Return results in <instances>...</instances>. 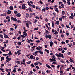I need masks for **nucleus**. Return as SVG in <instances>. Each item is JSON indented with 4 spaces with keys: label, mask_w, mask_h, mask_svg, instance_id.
Returning <instances> with one entry per match:
<instances>
[{
    "label": "nucleus",
    "mask_w": 75,
    "mask_h": 75,
    "mask_svg": "<svg viewBox=\"0 0 75 75\" xmlns=\"http://www.w3.org/2000/svg\"><path fill=\"white\" fill-rule=\"evenodd\" d=\"M55 55L58 58H60V57H62V58H64V54L61 53H59V54L56 53L55 54Z\"/></svg>",
    "instance_id": "obj_1"
},
{
    "label": "nucleus",
    "mask_w": 75,
    "mask_h": 75,
    "mask_svg": "<svg viewBox=\"0 0 75 75\" xmlns=\"http://www.w3.org/2000/svg\"><path fill=\"white\" fill-rule=\"evenodd\" d=\"M30 24H31V22H28V23H26V27L29 28V25H30Z\"/></svg>",
    "instance_id": "obj_2"
},
{
    "label": "nucleus",
    "mask_w": 75,
    "mask_h": 75,
    "mask_svg": "<svg viewBox=\"0 0 75 75\" xmlns=\"http://www.w3.org/2000/svg\"><path fill=\"white\" fill-rule=\"evenodd\" d=\"M30 57L31 59H35V57L32 55H31Z\"/></svg>",
    "instance_id": "obj_3"
},
{
    "label": "nucleus",
    "mask_w": 75,
    "mask_h": 75,
    "mask_svg": "<svg viewBox=\"0 0 75 75\" xmlns=\"http://www.w3.org/2000/svg\"><path fill=\"white\" fill-rule=\"evenodd\" d=\"M23 35H24L25 37H27V33L25 31L23 32Z\"/></svg>",
    "instance_id": "obj_4"
},
{
    "label": "nucleus",
    "mask_w": 75,
    "mask_h": 75,
    "mask_svg": "<svg viewBox=\"0 0 75 75\" xmlns=\"http://www.w3.org/2000/svg\"><path fill=\"white\" fill-rule=\"evenodd\" d=\"M11 20H13L14 21H17V20L16 18H13V17H11Z\"/></svg>",
    "instance_id": "obj_5"
},
{
    "label": "nucleus",
    "mask_w": 75,
    "mask_h": 75,
    "mask_svg": "<svg viewBox=\"0 0 75 75\" xmlns=\"http://www.w3.org/2000/svg\"><path fill=\"white\" fill-rule=\"evenodd\" d=\"M49 61H50V62H52V61H55L56 60L52 58L51 59H50Z\"/></svg>",
    "instance_id": "obj_6"
},
{
    "label": "nucleus",
    "mask_w": 75,
    "mask_h": 75,
    "mask_svg": "<svg viewBox=\"0 0 75 75\" xmlns=\"http://www.w3.org/2000/svg\"><path fill=\"white\" fill-rule=\"evenodd\" d=\"M35 56H36L38 55V53L39 52V51L35 52Z\"/></svg>",
    "instance_id": "obj_7"
},
{
    "label": "nucleus",
    "mask_w": 75,
    "mask_h": 75,
    "mask_svg": "<svg viewBox=\"0 0 75 75\" xmlns=\"http://www.w3.org/2000/svg\"><path fill=\"white\" fill-rule=\"evenodd\" d=\"M17 17H20V16H21V15L20 13H18L16 15Z\"/></svg>",
    "instance_id": "obj_8"
},
{
    "label": "nucleus",
    "mask_w": 75,
    "mask_h": 75,
    "mask_svg": "<svg viewBox=\"0 0 75 75\" xmlns=\"http://www.w3.org/2000/svg\"><path fill=\"white\" fill-rule=\"evenodd\" d=\"M7 14H11V11L9 10L7 12Z\"/></svg>",
    "instance_id": "obj_9"
},
{
    "label": "nucleus",
    "mask_w": 75,
    "mask_h": 75,
    "mask_svg": "<svg viewBox=\"0 0 75 75\" xmlns=\"http://www.w3.org/2000/svg\"><path fill=\"white\" fill-rule=\"evenodd\" d=\"M9 9L11 10H13V7L12 6H11L9 7Z\"/></svg>",
    "instance_id": "obj_10"
},
{
    "label": "nucleus",
    "mask_w": 75,
    "mask_h": 75,
    "mask_svg": "<svg viewBox=\"0 0 75 75\" xmlns=\"http://www.w3.org/2000/svg\"><path fill=\"white\" fill-rule=\"evenodd\" d=\"M46 66L47 67V68H49V69H50V68H51V66H49V65H48V64H47L46 65Z\"/></svg>",
    "instance_id": "obj_11"
},
{
    "label": "nucleus",
    "mask_w": 75,
    "mask_h": 75,
    "mask_svg": "<svg viewBox=\"0 0 75 75\" xmlns=\"http://www.w3.org/2000/svg\"><path fill=\"white\" fill-rule=\"evenodd\" d=\"M69 61H70V62H73V63H74V64L75 63L73 61V60H72V59H71V58H69Z\"/></svg>",
    "instance_id": "obj_12"
},
{
    "label": "nucleus",
    "mask_w": 75,
    "mask_h": 75,
    "mask_svg": "<svg viewBox=\"0 0 75 75\" xmlns=\"http://www.w3.org/2000/svg\"><path fill=\"white\" fill-rule=\"evenodd\" d=\"M44 51H45L47 52V54H49V53L50 52V51H49V50H48L47 49H45Z\"/></svg>",
    "instance_id": "obj_13"
},
{
    "label": "nucleus",
    "mask_w": 75,
    "mask_h": 75,
    "mask_svg": "<svg viewBox=\"0 0 75 75\" xmlns=\"http://www.w3.org/2000/svg\"><path fill=\"white\" fill-rule=\"evenodd\" d=\"M52 45H53V42L52 41H51L50 43V47H52Z\"/></svg>",
    "instance_id": "obj_14"
},
{
    "label": "nucleus",
    "mask_w": 75,
    "mask_h": 75,
    "mask_svg": "<svg viewBox=\"0 0 75 75\" xmlns=\"http://www.w3.org/2000/svg\"><path fill=\"white\" fill-rule=\"evenodd\" d=\"M22 9H23V10H25V8H27V7L22 6Z\"/></svg>",
    "instance_id": "obj_15"
},
{
    "label": "nucleus",
    "mask_w": 75,
    "mask_h": 75,
    "mask_svg": "<svg viewBox=\"0 0 75 75\" xmlns=\"http://www.w3.org/2000/svg\"><path fill=\"white\" fill-rule=\"evenodd\" d=\"M27 3H28V5L30 6V7H32V5H31V4H30V2H27Z\"/></svg>",
    "instance_id": "obj_16"
},
{
    "label": "nucleus",
    "mask_w": 75,
    "mask_h": 75,
    "mask_svg": "<svg viewBox=\"0 0 75 75\" xmlns=\"http://www.w3.org/2000/svg\"><path fill=\"white\" fill-rule=\"evenodd\" d=\"M65 13V12L64 11H62V14L63 15H64Z\"/></svg>",
    "instance_id": "obj_17"
},
{
    "label": "nucleus",
    "mask_w": 75,
    "mask_h": 75,
    "mask_svg": "<svg viewBox=\"0 0 75 75\" xmlns=\"http://www.w3.org/2000/svg\"><path fill=\"white\" fill-rule=\"evenodd\" d=\"M52 27H54L55 26L54 25V22L52 21Z\"/></svg>",
    "instance_id": "obj_18"
},
{
    "label": "nucleus",
    "mask_w": 75,
    "mask_h": 75,
    "mask_svg": "<svg viewBox=\"0 0 75 75\" xmlns=\"http://www.w3.org/2000/svg\"><path fill=\"white\" fill-rule=\"evenodd\" d=\"M39 52L40 54H43V52H42L41 50H39Z\"/></svg>",
    "instance_id": "obj_19"
},
{
    "label": "nucleus",
    "mask_w": 75,
    "mask_h": 75,
    "mask_svg": "<svg viewBox=\"0 0 75 75\" xmlns=\"http://www.w3.org/2000/svg\"><path fill=\"white\" fill-rule=\"evenodd\" d=\"M4 37L5 38H9V37H8V35H6V34H5V35H4Z\"/></svg>",
    "instance_id": "obj_20"
},
{
    "label": "nucleus",
    "mask_w": 75,
    "mask_h": 75,
    "mask_svg": "<svg viewBox=\"0 0 75 75\" xmlns=\"http://www.w3.org/2000/svg\"><path fill=\"white\" fill-rule=\"evenodd\" d=\"M60 62H62V63H64V64H65V61H64V60H60Z\"/></svg>",
    "instance_id": "obj_21"
},
{
    "label": "nucleus",
    "mask_w": 75,
    "mask_h": 75,
    "mask_svg": "<svg viewBox=\"0 0 75 75\" xmlns=\"http://www.w3.org/2000/svg\"><path fill=\"white\" fill-rule=\"evenodd\" d=\"M12 53H11V51H10L9 52V53L8 54V55L9 56H10V55H12Z\"/></svg>",
    "instance_id": "obj_22"
},
{
    "label": "nucleus",
    "mask_w": 75,
    "mask_h": 75,
    "mask_svg": "<svg viewBox=\"0 0 75 75\" xmlns=\"http://www.w3.org/2000/svg\"><path fill=\"white\" fill-rule=\"evenodd\" d=\"M26 17H27V18H28V17H29V14L28 13L26 14Z\"/></svg>",
    "instance_id": "obj_23"
},
{
    "label": "nucleus",
    "mask_w": 75,
    "mask_h": 75,
    "mask_svg": "<svg viewBox=\"0 0 75 75\" xmlns=\"http://www.w3.org/2000/svg\"><path fill=\"white\" fill-rule=\"evenodd\" d=\"M63 48H62V47H61V48H59L58 49V51H62V50H63Z\"/></svg>",
    "instance_id": "obj_24"
},
{
    "label": "nucleus",
    "mask_w": 75,
    "mask_h": 75,
    "mask_svg": "<svg viewBox=\"0 0 75 75\" xmlns=\"http://www.w3.org/2000/svg\"><path fill=\"white\" fill-rule=\"evenodd\" d=\"M55 10L56 12H57V13H59V11L58 10V8H56Z\"/></svg>",
    "instance_id": "obj_25"
},
{
    "label": "nucleus",
    "mask_w": 75,
    "mask_h": 75,
    "mask_svg": "<svg viewBox=\"0 0 75 75\" xmlns=\"http://www.w3.org/2000/svg\"><path fill=\"white\" fill-rule=\"evenodd\" d=\"M34 65H35V66H36V65H38V63L36 62L34 64Z\"/></svg>",
    "instance_id": "obj_26"
},
{
    "label": "nucleus",
    "mask_w": 75,
    "mask_h": 75,
    "mask_svg": "<svg viewBox=\"0 0 75 75\" xmlns=\"http://www.w3.org/2000/svg\"><path fill=\"white\" fill-rule=\"evenodd\" d=\"M1 61H3V60H4V58L3 57H2L1 58Z\"/></svg>",
    "instance_id": "obj_27"
},
{
    "label": "nucleus",
    "mask_w": 75,
    "mask_h": 75,
    "mask_svg": "<svg viewBox=\"0 0 75 75\" xmlns=\"http://www.w3.org/2000/svg\"><path fill=\"white\" fill-rule=\"evenodd\" d=\"M62 18L63 19H65V18L66 17L65 16H62Z\"/></svg>",
    "instance_id": "obj_28"
},
{
    "label": "nucleus",
    "mask_w": 75,
    "mask_h": 75,
    "mask_svg": "<svg viewBox=\"0 0 75 75\" xmlns=\"http://www.w3.org/2000/svg\"><path fill=\"white\" fill-rule=\"evenodd\" d=\"M13 72H16V67H14L13 69Z\"/></svg>",
    "instance_id": "obj_29"
},
{
    "label": "nucleus",
    "mask_w": 75,
    "mask_h": 75,
    "mask_svg": "<svg viewBox=\"0 0 75 75\" xmlns=\"http://www.w3.org/2000/svg\"><path fill=\"white\" fill-rule=\"evenodd\" d=\"M10 17L9 16H8L6 17V19H10Z\"/></svg>",
    "instance_id": "obj_30"
},
{
    "label": "nucleus",
    "mask_w": 75,
    "mask_h": 75,
    "mask_svg": "<svg viewBox=\"0 0 75 75\" xmlns=\"http://www.w3.org/2000/svg\"><path fill=\"white\" fill-rule=\"evenodd\" d=\"M72 54V52H69L67 53L68 55H70V54Z\"/></svg>",
    "instance_id": "obj_31"
},
{
    "label": "nucleus",
    "mask_w": 75,
    "mask_h": 75,
    "mask_svg": "<svg viewBox=\"0 0 75 75\" xmlns=\"http://www.w3.org/2000/svg\"><path fill=\"white\" fill-rule=\"evenodd\" d=\"M29 11L30 12V13H31L32 12V10L31 9V8L30 7L29 8Z\"/></svg>",
    "instance_id": "obj_32"
},
{
    "label": "nucleus",
    "mask_w": 75,
    "mask_h": 75,
    "mask_svg": "<svg viewBox=\"0 0 75 75\" xmlns=\"http://www.w3.org/2000/svg\"><path fill=\"white\" fill-rule=\"evenodd\" d=\"M51 70H47L46 72L47 73H50V72H51Z\"/></svg>",
    "instance_id": "obj_33"
},
{
    "label": "nucleus",
    "mask_w": 75,
    "mask_h": 75,
    "mask_svg": "<svg viewBox=\"0 0 75 75\" xmlns=\"http://www.w3.org/2000/svg\"><path fill=\"white\" fill-rule=\"evenodd\" d=\"M52 58H53L54 59H56V58L55 57V56L54 55H53L52 56Z\"/></svg>",
    "instance_id": "obj_34"
},
{
    "label": "nucleus",
    "mask_w": 75,
    "mask_h": 75,
    "mask_svg": "<svg viewBox=\"0 0 75 75\" xmlns=\"http://www.w3.org/2000/svg\"><path fill=\"white\" fill-rule=\"evenodd\" d=\"M48 38H49V39H51V35H48Z\"/></svg>",
    "instance_id": "obj_35"
},
{
    "label": "nucleus",
    "mask_w": 75,
    "mask_h": 75,
    "mask_svg": "<svg viewBox=\"0 0 75 75\" xmlns=\"http://www.w3.org/2000/svg\"><path fill=\"white\" fill-rule=\"evenodd\" d=\"M38 30V27L35 28L34 29V30H35L36 31Z\"/></svg>",
    "instance_id": "obj_36"
},
{
    "label": "nucleus",
    "mask_w": 75,
    "mask_h": 75,
    "mask_svg": "<svg viewBox=\"0 0 75 75\" xmlns=\"http://www.w3.org/2000/svg\"><path fill=\"white\" fill-rule=\"evenodd\" d=\"M4 66V64H1V68H2V67H3Z\"/></svg>",
    "instance_id": "obj_37"
},
{
    "label": "nucleus",
    "mask_w": 75,
    "mask_h": 75,
    "mask_svg": "<svg viewBox=\"0 0 75 75\" xmlns=\"http://www.w3.org/2000/svg\"><path fill=\"white\" fill-rule=\"evenodd\" d=\"M62 1L64 4H66V3H67L65 0H62Z\"/></svg>",
    "instance_id": "obj_38"
},
{
    "label": "nucleus",
    "mask_w": 75,
    "mask_h": 75,
    "mask_svg": "<svg viewBox=\"0 0 75 75\" xmlns=\"http://www.w3.org/2000/svg\"><path fill=\"white\" fill-rule=\"evenodd\" d=\"M56 24H59V22L58 21H56Z\"/></svg>",
    "instance_id": "obj_39"
},
{
    "label": "nucleus",
    "mask_w": 75,
    "mask_h": 75,
    "mask_svg": "<svg viewBox=\"0 0 75 75\" xmlns=\"http://www.w3.org/2000/svg\"><path fill=\"white\" fill-rule=\"evenodd\" d=\"M52 64H57V62H56L54 61L52 63Z\"/></svg>",
    "instance_id": "obj_40"
},
{
    "label": "nucleus",
    "mask_w": 75,
    "mask_h": 75,
    "mask_svg": "<svg viewBox=\"0 0 75 75\" xmlns=\"http://www.w3.org/2000/svg\"><path fill=\"white\" fill-rule=\"evenodd\" d=\"M14 13L15 14H16L18 12L16 11H14Z\"/></svg>",
    "instance_id": "obj_41"
},
{
    "label": "nucleus",
    "mask_w": 75,
    "mask_h": 75,
    "mask_svg": "<svg viewBox=\"0 0 75 75\" xmlns=\"http://www.w3.org/2000/svg\"><path fill=\"white\" fill-rule=\"evenodd\" d=\"M35 47H37L36 46H34L32 47V48L33 49V50H34V48H35Z\"/></svg>",
    "instance_id": "obj_42"
},
{
    "label": "nucleus",
    "mask_w": 75,
    "mask_h": 75,
    "mask_svg": "<svg viewBox=\"0 0 75 75\" xmlns=\"http://www.w3.org/2000/svg\"><path fill=\"white\" fill-rule=\"evenodd\" d=\"M58 33L57 32V31H55V32L54 33V34H58Z\"/></svg>",
    "instance_id": "obj_43"
},
{
    "label": "nucleus",
    "mask_w": 75,
    "mask_h": 75,
    "mask_svg": "<svg viewBox=\"0 0 75 75\" xmlns=\"http://www.w3.org/2000/svg\"><path fill=\"white\" fill-rule=\"evenodd\" d=\"M66 27L67 28H70V27H69V26L68 25H66Z\"/></svg>",
    "instance_id": "obj_44"
},
{
    "label": "nucleus",
    "mask_w": 75,
    "mask_h": 75,
    "mask_svg": "<svg viewBox=\"0 0 75 75\" xmlns=\"http://www.w3.org/2000/svg\"><path fill=\"white\" fill-rule=\"evenodd\" d=\"M16 62L17 63V64H20V62L19 61H17Z\"/></svg>",
    "instance_id": "obj_45"
},
{
    "label": "nucleus",
    "mask_w": 75,
    "mask_h": 75,
    "mask_svg": "<svg viewBox=\"0 0 75 75\" xmlns=\"http://www.w3.org/2000/svg\"><path fill=\"white\" fill-rule=\"evenodd\" d=\"M22 62L23 63H25V60L24 59H23Z\"/></svg>",
    "instance_id": "obj_46"
},
{
    "label": "nucleus",
    "mask_w": 75,
    "mask_h": 75,
    "mask_svg": "<svg viewBox=\"0 0 75 75\" xmlns=\"http://www.w3.org/2000/svg\"><path fill=\"white\" fill-rule=\"evenodd\" d=\"M32 7L33 8H35V5H33L32 6Z\"/></svg>",
    "instance_id": "obj_47"
},
{
    "label": "nucleus",
    "mask_w": 75,
    "mask_h": 75,
    "mask_svg": "<svg viewBox=\"0 0 75 75\" xmlns=\"http://www.w3.org/2000/svg\"><path fill=\"white\" fill-rule=\"evenodd\" d=\"M34 21V23H36V22H37V21H38L37 20L35 19V20Z\"/></svg>",
    "instance_id": "obj_48"
},
{
    "label": "nucleus",
    "mask_w": 75,
    "mask_h": 75,
    "mask_svg": "<svg viewBox=\"0 0 75 75\" xmlns=\"http://www.w3.org/2000/svg\"><path fill=\"white\" fill-rule=\"evenodd\" d=\"M72 43H71L69 45V47H70V48H71V47L72 46Z\"/></svg>",
    "instance_id": "obj_49"
},
{
    "label": "nucleus",
    "mask_w": 75,
    "mask_h": 75,
    "mask_svg": "<svg viewBox=\"0 0 75 75\" xmlns=\"http://www.w3.org/2000/svg\"><path fill=\"white\" fill-rule=\"evenodd\" d=\"M61 6L62 7V8H64V4H62L61 5Z\"/></svg>",
    "instance_id": "obj_50"
},
{
    "label": "nucleus",
    "mask_w": 75,
    "mask_h": 75,
    "mask_svg": "<svg viewBox=\"0 0 75 75\" xmlns=\"http://www.w3.org/2000/svg\"><path fill=\"white\" fill-rule=\"evenodd\" d=\"M18 45H21V42H18Z\"/></svg>",
    "instance_id": "obj_51"
},
{
    "label": "nucleus",
    "mask_w": 75,
    "mask_h": 75,
    "mask_svg": "<svg viewBox=\"0 0 75 75\" xmlns=\"http://www.w3.org/2000/svg\"><path fill=\"white\" fill-rule=\"evenodd\" d=\"M35 18H36V19H37V20H38L39 19V17L38 16H36L35 17Z\"/></svg>",
    "instance_id": "obj_52"
},
{
    "label": "nucleus",
    "mask_w": 75,
    "mask_h": 75,
    "mask_svg": "<svg viewBox=\"0 0 75 75\" xmlns=\"http://www.w3.org/2000/svg\"><path fill=\"white\" fill-rule=\"evenodd\" d=\"M51 66L52 68H54L55 67V66L54 65L52 64L51 65Z\"/></svg>",
    "instance_id": "obj_53"
},
{
    "label": "nucleus",
    "mask_w": 75,
    "mask_h": 75,
    "mask_svg": "<svg viewBox=\"0 0 75 75\" xmlns=\"http://www.w3.org/2000/svg\"><path fill=\"white\" fill-rule=\"evenodd\" d=\"M36 68H37V69H40V68L38 66H36Z\"/></svg>",
    "instance_id": "obj_54"
},
{
    "label": "nucleus",
    "mask_w": 75,
    "mask_h": 75,
    "mask_svg": "<svg viewBox=\"0 0 75 75\" xmlns=\"http://www.w3.org/2000/svg\"><path fill=\"white\" fill-rule=\"evenodd\" d=\"M61 43H62V44H65V42L63 41Z\"/></svg>",
    "instance_id": "obj_55"
},
{
    "label": "nucleus",
    "mask_w": 75,
    "mask_h": 75,
    "mask_svg": "<svg viewBox=\"0 0 75 75\" xmlns=\"http://www.w3.org/2000/svg\"><path fill=\"white\" fill-rule=\"evenodd\" d=\"M72 69H73V71H75V68L74 67H72Z\"/></svg>",
    "instance_id": "obj_56"
},
{
    "label": "nucleus",
    "mask_w": 75,
    "mask_h": 75,
    "mask_svg": "<svg viewBox=\"0 0 75 75\" xmlns=\"http://www.w3.org/2000/svg\"><path fill=\"white\" fill-rule=\"evenodd\" d=\"M38 63L39 64H40V65H42V63H41L40 62H38Z\"/></svg>",
    "instance_id": "obj_57"
},
{
    "label": "nucleus",
    "mask_w": 75,
    "mask_h": 75,
    "mask_svg": "<svg viewBox=\"0 0 75 75\" xmlns=\"http://www.w3.org/2000/svg\"><path fill=\"white\" fill-rule=\"evenodd\" d=\"M31 61L28 62H27V64H30L31 63Z\"/></svg>",
    "instance_id": "obj_58"
},
{
    "label": "nucleus",
    "mask_w": 75,
    "mask_h": 75,
    "mask_svg": "<svg viewBox=\"0 0 75 75\" xmlns=\"http://www.w3.org/2000/svg\"><path fill=\"white\" fill-rule=\"evenodd\" d=\"M10 30L11 31H13L14 30V28H10Z\"/></svg>",
    "instance_id": "obj_59"
},
{
    "label": "nucleus",
    "mask_w": 75,
    "mask_h": 75,
    "mask_svg": "<svg viewBox=\"0 0 75 75\" xmlns=\"http://www.w3.org/2000/svg\"><path fill=\"white\" fill-rule=\"evenodd\" d=\"M59 21H62V19L61 18H59Z\"/></svg>",
    "instance_id": "obj_60"
},
{
    "label": "nucleus",
    "mask_w": 75,
    "mask_h": 75,
    "mask_svg": "<svg viewBox=\"0 0 75 75\" xmlns=\"http://www.w3.org/2000/svg\"><path fill=\"white\" fill-rule=\"evenodd\" d=\"M10 60H11V58H9L8 59V61H10Z\"/></svg>",
    "instance_id": "obj_61"
},
{
    "label": "nucleus",
    "mask_w": 75,
    "mask_h": 75,
    "mask_svg": "<svg viewBox=\"0 0 75 75\" xmlns=\"http://www.w3.org/2000/svg\"><path fill=\"white\" fill-rule=\"evenodd\" d=\"M20 51H21V50H18L17 52V53H18V54L19 53H20Z\"/></svg>",
    "instance_id": "obj_62"
},
{
    "label": "nucleus",
    "mask_w": 75,
    "mask_h": 75,
    "mask_svg": "<svg viewBox=\"0 0 75 75\" xmlns=\"http://www.w3.org/2000/svg\"><path fill=\"white\" fill-rule=\"evenodd\" d=\"M21 38V36H20L19 37H18L17 39H18V40H20V39Z\"/></svg>",
    "instance_id": "obj_63"
},
{
    "label": "nucleus",
    "mask_w": 75,
    "mask_h": 75,
    "mask_svg": "<svg viewBox=\"0 0 75 75\" xmlns=\"http://www.w3.org/2000/svg\"><path fill=\"white\" fill-rule=\"evenodd\" d=\"M67 4L68 5H70L71 4L70 2H67Z\"/></svg>",
    "instance_id": "obj_64"
}]
</instances>
